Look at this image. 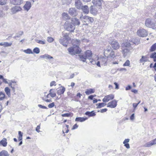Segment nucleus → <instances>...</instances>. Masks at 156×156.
<instances>
[{"instance_id": "nucleus-1", "label": "nucleus", "mask_w": 156, "mask_h": 156, "mask_svg": "<svg viewBox=\"0 0 156 156\" xmlns=\"http://www.w3.org/2000/svg\"><path fill=\"white\" fill-rule=\"evenodd\" d=\"M130 42L136 44V42L135 41V40L133 39L129 40V42L124 43L122 44V52L123 56L124 58L129 55L131 54V52L130 50L132 49L131 45L132 44V43L130 44Z\"/></svg>"}, {"instance_id": "nucleus-2", "label": "nucleus", "mask_w": 156, "mask_h": 156, "mask_svg": "<svg viewBox=\"0 0 156 156\" xmlns=\"http://www.w3.org/2000/svg\"><path fill=\"white\" fill-rule=\"evenodd\" d=\"M64 27L66 30L71 32H73L75 29L74 25L72 24L69 21H66L64 24Z\"/></svg>"}, {"instance_id": "nucleus-3", "label": "nucleus", "mask_w": 156, "mask_h": 156, "mask_svg": "<svg viewBox=\"0 0 156 156\" xmlns=\"http://www.w3.org/2000/svg\"><path fill=\"white\" fill-rule=\"evenodd\" d=\"M69 54L71 55H75L80 54L81 52V49L79 47L75 46L70 47L68 49Z\"/></svg>"}, {"instance_id": "nucleus-4", "label": "nucleus", "mask_w": 156, "mask_h": 156, "mask_svg": "<svg viewBox=\"0 0 156 156\" xmlns=\"http://www.w3.org/2000/svg\"><path fill=\"white\" fill-rule=\"evenodd\" d=\"M98 61L96 63L98 67H101V66H106L107 65V62L108 60V58L106 57H102L98 59Z\"/></svg>"}, {"instance_id": "nucleus-5", "label": "nucleus", "mask_w": 156, "mask_h": 156, "mask_svg": "<svg viewBox=\"0 0 156 156\" xmlns=\"http://www.w3.org/2000/svg\"><path fill=\"white\" fill-rule=\"evenodd\" d=\"M79 18L83 22L86 23H92L94 21L93 18L87 16H83V15H81Z\"/></svg>"}, {"instance_id": "nucleus-6", "label": "nucleus", "mask_w": 156, "mask_h": 156, "mask_svg": "<svg viewBox=\"0 0 156 156\" xmlns=\"http://www.w3.org/2000/svg\"><path fill=\"white\" fill-rule=\"evenodd\" d=\"M109 43L110 44L113 49L116 50L119 49L120 45L118 42L115 40L111 38L109 41Z\"/></svg>"}, {"instance_id": "nucleus-7", "label": "nucleus", "mask_w": 156, "mask_h": 156, "mask_svg": "<svg viewBox=\"0 0 156 156\" xmlns=\"http://www.w3.org/2000/svg\"><path fill=\"white\" fill-rule=\"evenodd\" d=\"M145 25L147 27L152 28L153 29H156V23L152 22L151 19L150 18L147 19L145 22Z\"/></svg>"}, {"instance_id": "nucleus-8", "label": "nucleus", "mask_w": 156, "mask_h": 156, "mask_svg": "<svg viewBox=\"0 0 156 156\" xmlns=\"http://www.w3.org/2000/svg\"><path fill=\"white\" fill-rule=\"evenodd\" d=\"M22 8L20 6L16 5L12 7L10 11L13 14H15L20 12L22 11Z\"/></svg>"}, {"instance_id": "nucleus-9", "label": "nucleus", "mask_w": 156, "mask_h": 156, "mask_svg": "<svg viewBox=\"0 0 156 156\" xmlns=\"http://www.w3.org/2000/svg\"><path fill=\"white\" fill-rule=\"evenodd\" d=\"M137 34L138 36L142 37H146L148 34L147 31L144 29L138 30L137 31Z\"/></svg>"}, {"instance_id": "nucleus-10", "label": "nucleus", "mask_w": 156, "mask_h": 156, "mask_svg": "<svg viewBox=\"0 0 156 156\" xmlns=\"http://www.w3.org/2000/svg\"><path fill=\"white\" fill-rule=\"evenodd\" d=\"M69 13L72 16H76L77 15L78 12L75 8H71L69 9Z\"/></svg>"}, {"instance_id": "nucleus-11", "label": "nucleus", "mask_w": 156, "mask_h": 156, "mask_svg": "<svg viewBox=\"0 0 156 156\" xmlns=\"http://www.w3.org/2000/svg\"><path fill=\"white\" fill-rule=\"evenodd\" d=\"M114 98V96L113 94H110L105 96L102 100L104 102H107L113 99Z\"/></svg>"}, {"instance_id": "nucleus-12", "label": "nucleus", "mask_w": 156, "mask_h": 156, "mask_svg": "<svg viewBox=\"0 0 156 156\" xmlns=\"http://www.w3.org/2000/svg\"><path fill=\"white\" fill-rule=\"evenodd\" d=\"M10 3L14 5H20L23 2V0H9Z\"/></svg>"}, {"instance_id": "nucleus-13", "label": "nucleus", "mask_w": 156, "mask_h": 156, "mask_svg": "<svg viewBox=\"0 0 156 156\" xmlns=\"http://www.w3.org/2000/svg\"><path fill=\"white\" fill-rule=\"evenodd\" d=\"M117 101L114 100L108 103L107 105V107L111 108H115L117 105Z\"/></svg>"}, {"instance_id": "nucleus-14", "label": "nucleus", "mask_w": 156, "mask_h": 156, "mask_svg": "<svg viewBox=\"0 0 156 156\" xmlns=\"http://www.w3.org/2000/svg\"><path fill=\"white\" fill-rule=\"evenodd\" d=\"M156 144V138L146 143L144 146L145 147H150Z\"/></svg>"}, {"instance_id": "nucleus-15", "label": "nucleus", "mask_w": 156, "mask_h": 156, "mask_svg": "<svg viewBox=\"0 0 156 156\" xmlns=\"http://www.w3.org/2000/svg\"><path fill=\"white\" fill-rule=\"evenodd\" d=\"M72 24L74 25V27L76 25H79L80 24V23L79 19H77L76 18H71V21Z\"/></svg>"}, {"instance_id": "nucleus-16", "label": "nucleus", "mask_w": 156, "mask_h": 156, "mask_svg": "<svg viewBox=\"0 0 156 156\" xmlns=\"http://www.w3.org/2000/svg\"><path fill=\"white\" fill-rule=\"evenodd\" d=\"M31 7V4L29 1H27L26 4L23 6L24 10L27 11H28Z\"/></svg>"}, {"instance_id": "nucleus-17", "label": "nucleus", "mask_w": 156, "mask_h": 156, "mask_svg": "<svg viewBox=\"0 0 156 156\" xmlns=\"http://www.w3.org/2000/svg\"><path fill=\"white\" fill-rule=\"evenodd\" d=\"M9 82L8 84H9V86L12 88L13 91H15V87L17 85L16 82L15 81L12 80H9Z\"/></svg>"}, {"instance_id": "nucleus-18", "label": "nucleus", "mask_w": 156, "mask_h": 156, "mask_svg": "<svg viewBox=\"0 0 156 156\" xmlns=\"http://www.w3.org/2000/svg\"><path fill=\"white\" fill-rule=\"evenodd\" d=\"M59 42L61 44H62L65 47L67 46V44L68 41L66 40H65V39L63 37H60L59 39Z\"/></svg>"}, {"instance_id": "nucleus-19", "label": "nucleus", "mask_w": 156, "mask_h": 156, "mask_svg": "<svg viewBox=\"0 0 156 156\" xmlns=\"http://www.w3.org/2000/svg\"><path fill=\"white\" fill-rule=\"evenodd\" d=\"M75 6L79 9H81L82 6V3L81 2L80 0H75Z\"/></svg>"}, {"instance_id": "nucleus-20", "label": "nucleus", "mask_w": 156, "mask_h": 156, "mask_svg": "<svg viewBox=\"0 0 156 156\" xmlns=\"http://www.w3.org/2000/svg\"><path fill=\"white\" fill-rule=\"evenodd\" d=\"M62 37L65 39V40L68 42L71 40V38L69 36V34L64 32L62 33Z\"/></svg>"}, {"instance_id": "nucleus-21", "label": "nucleus", "mask_w": 156, "mask_h": 156, "mask_svg": "<svg viewBox=\"0 0 156 156\" xmlns=\"http://www.w3.org/2000/svg\"><path fill=\"white\" fill-rule=\"evenodd\" d=\"M85 55L87 59H89V60H91V57L92 54L91 51L90 50L87 51L85 53Z\"/></svg>"}, {"instance_id": "nucleus-22", "label": "nucleus", "mask_w": 156, "mask_h": 156, "mask_svg": "<svg viewBox=\"0 0 156 156\" xmlns=\"http://www.w3.org/2000/svg\"><path fill=\"white\" fill-rule=\"evenodd\" d=\"M66 89L63 87H61V88L58 89L57 91V93L59 95L63 94L65 91Z\"/></svg>"}, {"instance_id": "nucleus-23", "label": "nucleus", "mask_w": 156, "mask_h": 156, "mask_svg": "<svg viewBox=\"0 0 156 156\" xmlns=\"http://www.w3.org/2000/svg\"><path fill=\"white\" fill-rule=\"evenodd\" d=\"M103 1L102 0H93L92 2L94 5H96L100 6L101 5Z\"/></svg>"}, {"instance_id": "nucleus-24", "label": "nucleus", "mask_w": 156, "mask_h": 156, "mask_svg": "<svg viewBox=\"0 0 156 156\" xmlns=\"http://www.w3.org/2000/svg\"><path fill=\"white\" fill-rule=\"evenodd\" d=\"M72 43L73 46L79 47V45L80 43V41L78 40H73L72 41Z\"/></svg>"}, {"instance_id": "nucleus-25", "label": "nucleus", "mask_w": 156, "mask_h": 156, "mask_svg": "<svg viewBox=\"0 0 156 156\" xmlns=\"http://www.w3.org/2000/svg\"><path fill=\"white\" fill-rule=\"evenodd\" d=\"M148 61V59L146 56H143L140 60V63H145Z\"/></svg>"}, {"instance_id": "nucleus-26", "label": "nucleus", "mask_w": 156, "mask_h": 156, "mask_svg": "<svg viewBox=\"0 0 156 156\" xmlns=\"http://www.w3.org/2000/svg\"><path fill=\"white\" fill-rule=\"evenodd\" d=\"M85 115L90 117L95 116L96 115V114L94 112V111H93L91 112L89 111L86 112L85 113Z\"/></svg>"}, {"instance_id": "nucleus-27", "label": "nucleus", "mask_w": 156, "mask_h": 156, "mask_svg": "<svg viewBox=\"0 0 156 156\" xmlns=\"http://www.w3.org/2000/svg\"><path fill=\"white\" fill-rule=\"evenodd\" d=\"M81 9H82L83 12L87 14L89 12V8L87 6L84 5L82 6Z\"/></svg>"}, {"instance_id": "nucleus-28", "label": "nucleus", "mask_w": 156, "mask_h": 156, "mask_svg": "<svg viewBox=\"0 0 156 156\" xmlns=\"http://www.w3.org/2000/svg\"><path fill=\"white\" fill-rule=\"evenodd\" d=\"M63 19L65 20H69L70 19V17L69 15L66 13L64 12L62 14Z\"/></svg>"}, {"instance_id": "nucleus-29", "label": "nucleus", "mask_w": 156, "mask_h": 156, "mask_svg": "<svg viewBox=\"0 0 156 156\" xmlns=\"http://www.w3.org/2000/svg\"><path fill=\"white\" fill-rule=\"evenodd\" d=\"M7 144V139L5 138L0 141V145H1L3 147H6Z\"/></svg>"}, {"instance_id": "nucleus-30", "label": "nucleus", "mask_w": 156, "mask_h": 156, "mask_svg": "<svg viewBox=\"0 0 156 156\" xmlns=\"http://www.w3.org/2000/svg\"><path fill=\"white\" fill-rule=\"evenodd\" d=\"M12 44V43H8V42H1L0 43V46H3L6 47L11 46Z\"/></svg>"}, {"instance_id": "nucleus-31", "label": "nucleus", "mask_w": 156, "mask_h": 156, "mask_svg": "<svg viewBox=\"0 0 156 156\" xmlns=\"http://www.w3.org/2000/svg\"><path fill=\"white\" fill-rule=\"evenodd\" d=\"M40 57L46 59H51L53 58V57L50 56L47 54H45L43 55L40 56Z\"/></svg>"}, {"instance_id": "nucleus-32", "label": "nucleus", "mask_w": 156, "mask_h": 156, "mask_svg": "<svg viewBox=\"0 0 156 156\" xmlns=\"http://www.w3.org/2000/svg\"><path fill=\"white\" fill-rule=\"evenodd\" d=\"M49 94L52 98L55 97L56 96L55 91V90L51 89L49 90Z\"/></svg>"}, {"instance_id": "nucleus-33", "label": "nucleus", "mask_w": 156, "mask_h": 156, "mask_svg": "<svg viewBox=\"0 0 156 156\" xmlns=\"http://www.w3.org/2000/svg\"><path fill=\"white\" fill-rule=\"evenodd\" d=\"M8 152L5 150H2L0 152V156H9Z\"/></svg>"}, {"instance_id": "nucleus-34", "label": "nucleus", "mask_w": 156, "mask_h": 156, "mask_svg": "<svg viewBox=\"0 0 156 156\" xmlns=\"http://www.w3.org/2000/svg\"><path fill=\"white\" fill-rule=\"evenodd\" d=\"M87 119V118L84 117H77L75 119L76 121H79L80 122H83Z\"/></svg>"}, {"instance_id": "nucleus-35", "label": "nucleus", "mask_w": 156, "mask_h": 156, "mask_svg": "<svg viewBox=\"0 0 156 156\" xmlns=\"http://www.w3.org/2000/svg\"><path fill=\"white\" fill-rule=\"evenodd\" d=\"M5 91L8 97H10L11 96V94L9 88L8 87H6L5 88Z\"/></svg>"}, {"instance_id": "nucleus-36", "label": "nucleus", "mask_w": 156, "mask_h": 156, "mask_svg": "<svg viewBox=\"0 0 156 156\" xmlns=\"http://www.w3.org/2000/svg\"><path fill=\"white\" fill-rule=\"evenodd\" d=\"M94 92V90L93 89H89L86 90L85 93L87 95H89Z\"/></svg>"}, {"instance_id": "nucleus-37", "label": "nucleus", "mask_w": 156, "mask_h": 156, "mask_svg": "<svg viewBox=\"0 0 156 156\" xmlns=\"http://www.w3.org/2000/svg\"><path fill=\"white\" fill-rule=\"evenodd\" d=\"M150 58H153L154 61L156 62V52L152 53L150 55Z\"/></svg>"}, {"instance_id": "nucleus-38", "label": "nucleus", "mask_w": 156, "mask_h": 156, "mask_svg": "<svg viewBox=\"0 0 156 156\" xmlns=\"http://www.w3.org/2000/svg\"><path fill=\"white\" fill-rule=\"evenodd\" d=\"M23 34V31H20L18 32L16 34L15 36L13 37L14 38L16 37H20Z\"/></svg>"}, {"instance_id": "nucleus-39", "label": "nucleus", "mask_w": 156, "mask_h": 156, "mask_svg": "<svg viewBox=\"0 0 156 156\" xmlns=\"http://www.w3.org/2000/svg\"><path fill=\"white\" fill-rule=\"evenodd\" d=\"M62 2L63 4H66L69 5L71 2V0H62Z\"/></svg>"}, {"instance_id": "nucleus-40", "label": "nucleus", "mask_w": 156, "mask_h": 156, "mask_svg": "<svg viewBox=\"0 0 156 156\" xmlns=\"http://www.w3.org/2000/svg\"><path fill=\"white\" fill-rule=\"evenodd\" d=\"M80 58L81 60L83 62H85L87 59L85 54L84 55H80Z\"/></svg>"}, {"instance_id": "nucleus-41", "label": "nucleus", "mask_w": 156, "mask_h": 156, "mask_svg": "<svg viewBox=\"0 0 156 156\" xmlns=\"http://www.w3.org/2000/svg\"><path fill=\"white\" fill-rule=\"evenodd\" d=\"M106 104L104 103H99L98 104H97V108H100L102 107H104L106 105Z\"/></svg>"}, {"instance_id": "nucleus-42", "label": "nucleus", "mask_w": 156, "mask_h": 156, "mask_svg": "<svg viewBox=\"0 0 156 156\" xmlns=\"http://www.w3.org/2000/svg\"><path fill=\"white\" fill-rule=\"evenodd\" d=\"M155 51H156V43L153 44L150 49V51L151 52H153Z\"/></svg>"}, {"instance_id": "nucleus-43", "label": "nucleus", "mask_w": 156, "mask_h": 156, "mask_svg": "<svg viewBox=\"0 0 156 156\" xmlns=\"http://www.w3.org/2000/svg\"><path fill=\"white\" fill-rule=\"evenodd\" d=\"M23 52L25 53L28 54H32L33 52L30 49L28 48L26 50H25L23 51Z\"/></svg>"}, {"instance_id": "nucleus-44", "label": "nucleus", "mask_w": 156, "mask_h": 156, "mask_svg": "<svg viewBox=\"0 0 156 156\" xmlns=\"http://www.w3.org/2000/svg\"><path fill=\"white\" fill-rule=\"evenodd\" d=\"M5 94L2 92H0V100L1 101L3 100L5 98Z\"/></svg>"}, {"instance_id": "nucleus-45", "label": "nucleus", "mask_w": 156, "mask_h": 156, "mask_svg": "<svg viewBox=\"0 0 156 156\" xmlns=\"http://www.w3.org/2000/svg\"><path fill=\"white\" fill-rule=\"evenodd\" d=\"M33 51L34 53L38 54L39 53L40 50L39 48L36 47L33 49Z\"/></svg>"}, {"instance_id": "nucleus-46", "label": "nucleus", "mask_w": 156, "mask_h": 156, "mask_svg": "<svg viewBox=\"0 0 156 156\" xmlns=\"http://www.w3.org/2000/svg\"><path fill=\"white\" fill-rule=\"evenodd\" d=\"M115 57V53L114 51H112L110 52L109 56H108L107 58H114Z\"/></svg>"}, {"instance_id": "nucleus-47", "label": "nucleus", "mask_w": 156, "mask_h": 156, "mask_svg": "<svg viewBox=\"0 0 156 156\" xmlns=\"http://www.w3.org/2000/svg\"><path fill=\"white\" fill-rule=\"evenodd\" d=\"M130 65V62L129 60H127L123 64V66H129Z\"/></svg>"}, {"instance_id": "nucleus-48", "label": "nucleus", "mask_w": 156, "mask_h": 156, "mask_svg": "<svg viewBox=\"0 0 156 156\" xmlns=\"http://www.w3.org/2000/svg\"><path fill=\"white\" fill-rule=\"evenodd\" d=\"M35 41L37 43L40 44H45V42L44 41H42L41 40H38V39H35Z\"/></svg>"}, {"instance_id": "nucleus-49", "label": "nucleus", "mask_w": 156, "mask_h": 156, "mask_svg": "<svg viewBox=\"0 0 156 156\" xmlns=\"http://www.w3.org/2000/svg\"><path fill=\"white\" fill-rule=\"evenodd\" d=\"M47 41L48 42L51 43L53 41L54 39L51 37H47Z\"/></svg>"}, {"instance_id": "nucleus-50", "label": "nucleus", "mask_w": 156, "mask_h": 156, "mask_svg": "<svg viewBox=\"0 0 156 156\" xmlns=\"http://www.w3.org/2000/svg\"><path fill=\"white\" fill-rule=\"evenodd\" d=\"M7 3L6 0H0V5H3Z\"/></svg>"}, {"instance_id": "nucleus-51", "label": "nucleus", "mask_w": 156, "mask_h": 156, "mask_svg": "<svg viewBox=\"0 0 156 156\" xmlns=\"http://www.w3.org/2000/svg\"><path fill=\"white\" fill-rule=\"evenodd\" d=\"M55 105V103L54 102H52L49 104L48 105V107L49 108H51L53 107Z\"/></svg>"}, {"instance_id": "nucleus-52", "label": "nucleus", "mask_w": 156, "mask_h": 156, "mask_svg": "<svg viewBox=\"0 0 156 156\" xmlns=\"http://www.w3.org/2000/svg\"><path fill=\"white\" fill-rule=\"evenodd\" d=\"M107 110V108H104L100 110H99L98 111V112H100L101 113H103L104 112H106Z\"/></svg>"}, {"instance_id": "nucleus-53", "label": "nucleus", "mask_w": 156, "mask_h": 156, "mask_svg": "<svg viewBox=\"0 0 156 156\" xmlns=\"http://www.w3.org/2000/svg\"><path fill=\"white\" fill-rule=\"evenodd\" d=\"M38 106L39 108H42V109H45L47 108L46 107L42 105H38Z\"/></svg>"}, {"instance_id": "nucleus-54", "label": "nucleus", "mask_w": 156, "mask_h": 156, "mask_svg": "<svg viewBox=\"0 0 156 156\" xmlns=\"http://www.w3.org/2000/svg\"><path fill=\"white\" fill-rule=\"evenodd\" d=\"M40 125H39L37 126L36 128V130L37 132L38 133H39L40 132Z\"/></svg>"}, {"instance_id": "nucleus-55", "label": "nucleus", "mask_w": 156, "mask_h": 156, "mask_svg": "<svg viewBox=\"0 0 156 156\" xmlns=\"http://www.w3.org/2000/svg\"><path fill=\"white\" fill-rule=\"evenodd\" d=\"M70 115L69 113H65L62 115V117H69Z\"/></svg>"}, {"instance_id": "nucleus-56", "label": "nucleus", "mask_w": 156, "mask_h": 156, "mask_svg": "<svg viewBox=\"0 0 156 156\" xmlns=\"http://www.w3.org/2000/svg\"><path fill=\"white\" fill-rule=\"evenodd\" d=\"M129 139H125V140L123 142V144L128 143L129 141Z\"/></svg>"}, {"instance_id": "nucleus-57", "label": "nucleus", "mask_w": 156, "mask_h": 156, "mask_svg": "<svg viewBox=\"0 0 156 156\" xmlns=\"http://www.w3.org/2000/svg\"><path fill=\"white\" fill-rule=\"evenodd\" d=\"M53 85H54V86L56 85V82L55 81H52L51 82L50 84V86L51 87H52Z\"/></svg>"}, {"instance_id": "nucleus-58", "label": "nucleus", "mask_w": 156, "mask_h": 156, "mask_svg": "<svg viewBox=\"0 0 156 156\" xmlns=\"http://www.w3.org/2000/svg\"><path fill=\"white\" fill-rule=\"evenodd\" d=\"M78 127V126L76 124H75L73 126L72 129V130H74V129H77Z\"/></svg>"}, {"instance_id": "nucleus-59", "label": "nucleus", "mask_w": 156, "mask_h": 156, "mask_svg": "<svg viewBox=\"0 0 156 156\" xmlns=\"http://www.w3.org/2000/svg\"><path fill=\"white\" fill-rule=\"evenodd\" d=\"M3 80V82L5 83L8 84V82L7 81V80L6 79H5L3 77V78L2 79Z\"/></svg>"}, {"instance_id": "nucleus-60", "label": "nucleus", "mask_w": 156, "mask_h": 156, "mask_svg": "<svg viewBox=\"0 0 156 156\" xmlns=\"http://www.w3.org/2000/svg\"><path fill=\"white\" fill-rule=\"evenodd\" d=\"M124 146L127 148L129 149L130 148L129 145L128 143L124 144Z\"/></svg>"}, {"instance_id": "nucleus-61", "label": "nucleus", "mask_w": 156, "mask_h": 156, "mask_svg": "<svg viewBox=\"0 0 156 156\" xmlns=\"http://www.w3.org/2000/svg\"><path fill=\"white\" fill-rule=\"evenodd\" d=\"M114 84L115 85V89H119V85L118 84V83L116 82H115L114 83Z\"/></svg>"}, {"instance_id": "nucleus-62", "label": "nucleus", "mask_w": 156, "mask_h": 156, "mask_svg": "<svg viewBox=\"0 0 156 156\" xmlns=\"http://www.w3.org/2000/svg\"><path fill=\"white\" fill-rule=\"evenodd\" d=\"M46 102H51L52 101L51 99H46V98H44L43 99Z\"/></svg>"}, {"instance_id": "nucleus-63", "label": "nucleus", "mask_w": 156, "mask_h": 156, "mask_svg": "<svg viewBox=\"0 0 156 156\" xmlns=\"http://www.w3.org/2000/svg\"><path fill=\"white\" fill-rule=\"evenodd\" d=\"M90 62L93 64H96L95 61L93 60V59H91V60H90Z\"/></svg>"}, {"instance_id": "nucleus-64", "label": "nucleus", "mask_w": 156, "mask_h": 156, "mask_svg": "<svg viewBox=\"0 0 156 156\" xmlns=\"http://www.w3.org/2000/svg\"><path fill=\"white\" fill-rule=\"evenodd\" d=\"M134 114H133L132 115L130 116V119L131 120H133L134 119Z\"/></svg>"}]
</instances>
